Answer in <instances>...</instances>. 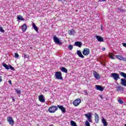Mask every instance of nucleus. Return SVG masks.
<instances>
[{"label":"nucleus","mask_w":126,"mask_h":126,"mask_svg":"<svg viewBox=\"0 0 126 126\" xmlns=\"http://www.w3.org/2000/svg\"><path fill=\"white\" fill-rule=\"evenodd\" d=\"M68 50H69L70 51H71L72 50V49H73V46H72V45L70 44L68 47Z\"/></svg>","instance_id":"obj_32"},{"label":"nucleus","mask_w":126,"mask_h":126,"mask_svg":"<svg viewBox=\"0 0 126 126\" xmlns=\"http://www.w3.org/2000/svg\"><path fill=\"white\" fill-rule=\"evenodd\" d=\"M17 19L18 20H21L22 21H24V20H25V19L23 18V17H22L21 15L17 16Z\"/></svg>","instance_id":"obj_23"},{"label":"nucleus","mask_w":126,"mask_h":126,"mask_svg":"<svg viewBox=\"0 0 126 126\" xmlns=\"http://www.w3.org/2000/svg\"><path fill=\"white\" fill-rule=\"evenodd\" d=\"M96 39L97 40L98 42H104V38L100 36L96 35Z\"/></svg>","instance_id":"obj_13"},{"label":"nucleus","mask_w":126,"mask_h":126,"mask_svg":"<svg viewBox=\"0 0 126 126\" xmlns=\"http://www.w3.org/2000/svg\"><path fill=\"white\" fill-rule=\"evenodd\" d=\"M118 102L120 103V104H124V101H123L121 99H119L118 100Z\"/></svg>","instance_id":"obj_37"},{"label":"nucleus","mask_w":126,"mask_h":126,"mask_svg":"<svg viewBox=\"0 0 126 126\" xmlns=\"http://www.w3.org/2000/svg\"><path fill=\"white\" fill-rule=\"evenodd\" d=\"M32 27L33 29L36 32H38V27L36 26V25L34 24V23H32Z\"/></svg>","instance_id":"obj_27"},{"label":"nucleus","mask_w":126,"mask_h":126,"mask_svg":"<svg viewBox=\"0 0 126 126\" xmlns=\"http://www.w3.org/2000/svg\"><path fill=\"white\" fill-rule=\"evenodd\" d=\"M77 55H78L79 58H81L82 59H84V56L82 55V53L80 51V50H77Z\"/></svg>","instance_id":"obj_18"},{"label":"nucleus","mask_w":126,"mask_h":126,"mask_svg":"<svg viewBox=\"0 0 126 126\" xmlns=\"http://www.w3.org/2000/svg\"><path fill=\"white\" fill-rule=\"evenodd\" d=\"M74 45L77 47H79V48H81V46H82V43L79 41H76L75 42Z\"/></svg>","instance_id":"obj_22"},{"label":"nucleus","mask_w":126,"mask_h":126,"mask_svg":"<svg viewBox=\"0 0 126 126\" xmlns=\"http://www.w3.org/2000/svg\"><path fill=\"white\" fill-rule=\"evenodd\" d=\"M7 122H8L10 126H13L14 125V120L12 119L11 117H8L7 119Z\"/></svg>","instance_id":"obj_7"},{"label":"nucleus","mask_w":126,"mask_h":126,"mask_svg":"<svg viewBox=\"0 0 126 126\" xmlns=\"http://www.w3.org/2000/svg\"><path fill=\"white\" fill-rule=\"evenodd\" d=\"M101 122L103 125V126H108V123H107V120L105 119L103 117L101 119Z\"/></svg>","instance_id":"obj_21"},{"label":"nucleus","mask_w":126,"mask_h":126,"mask_svg":"<svg viewBox=\"0 0 126 126\" xmlns=\"http://www.w3.org/2000/svg\"><path fill=\"white\" fill-rule=\"evenodd\" d=\"M90 54V50L88 48H84L83 51L84 56H88Z\"/></svg>","instance_id":"obj_8"},{"label":"nucleus","mask_w":126,"mask_h":126,"mask_svg":"<svg viewBox=\"0 0 126 126\" xmlns=\"http://www.w3.org/2000/svg\"><path fill=\"white\" fill-rule=\"evenodd\" d=\"M125 12V9H121L120 8H118L117 12H118V13H120V12Z\"/></svg>","instance_id":"obj_30"},{"label":"nucleus","mask_w":126,"mask_h":126,"mask_svg":"<svg viewBox=\"0 0 126 126\" xmlns=\"http://www.w3.org/2000/svg\"><path fill=\"white\" fill-rule=\"evenodd\" d=\"M53 41L55 42V43L57 44V45H61L63 44V43H62L61 40H60V39H59V38L57 37L56 36H54Z\"/></svg>","instance_id":"obj_5"},{"label":"nucleus","mask_w":126,"mask_h":126,"mask_svg":"<svg viewBox=\"0 0 126 126\" xmlns=\"http://www.w3.org/2000/svg\"><path fill=\"white\" fill-rule=\"evenodd\" d=\"M16 93L18 94V95H20L21 94V91L18 90L17 89H15Z\"/></svg>","instance_id":"obj_33"},{"label":"nucleus","mask_w":126,"mask_h":126,"mask_svg":"<svg viewBox=\"0 0 126 126\" xmlns=\"http://www.w3.org/2000/svg\"><path fill=\"white\" fill-rule=\"evenodd\" d=\"M58 106L53 105L49 108L48 111L51 113H56V111H58Z\"/></svg>","instance_id":"obj_1"},{"label":"nucleus","mask_w":126,"mask_h":126,"mask_svg":"<svg viewBox=\"0 0 126 126\" xmlns=\"http://www.w3.org/2000/svg\"><path fill=\"white\" fill-rule=\"evenodd\" d=\"M85 116L87 119H88V122L89 123H93L92 121V113L91 112H89L88 114H85Z\"/></svg>","instance_id":"obj_3"},{"label":"nucleus","mask_w":126,"mask_h":126,"mask_svg":"<svg viewBox=\"0 0 126 126\" xmlns=\"http://www.w3.org/2000/svg\"><path fill=\"white\" fill-rule=\"evenodd\" d=\"M116 58L118 59V60H120V61H123L124 62H126V58H125L122 56L116 55Z\"/></svg>","instance_id":"obj_19"},{"label":"nucleus","mask_w":126,"mask_h":126,"mask_svg":"<svg viewBox=\"0 0 126 126\" xmlns=\"http://www.w3.org/2000/svg\"><path fill=\"white\" fill-rule=\"evenodd\" d=\"M61 70L63 72H65V73H67V69L65 68L64 67H62L61 68Z\"/></svg>","instance_id":"obj_24"},{"label":"nucleus","mask_w":126,"mask_h":126,"mask_svg":"<svg viewBox=\"0 0 126 126\" xmlns=\"http://www.w3.org/2000/svg\"><path fill=\"white\" fill-rule=\"evenodd\" d=\"M115 55H114V54L113 53H110L109 54V57L110 58V59H111V60H115Z\"/></svg>","instance_id":"obj_26"},{"label":"nucleus","mask_w":126,"mask_h":126,"mask_svg":"<svg viewBox=\"0 0 126 126\" xmlns=\"http://www.w3.org/2000/svg\"><path fill=\"white\" fill-rule=\"evenodd\" d=\"M2 81V79L1 78V76H0V83Z\"/></svg>","instance_id":"obj_41"},{"label":"nucleus","mask_w":126,"mask_h":126,"mask_svg":"<svg viewBox=\"0 0 126 126\" xmlns=\"http://www.w3.org/2000/svg\"><path fill=\"white\" fill-rule=\"evenodd\" d=\"M57 107L59 108V109H60V110L62 111V113H65V108H64L63 105H57Z\"/></svg>","instance_id":"obj_11"},{"label":"nucleus","mask_w":126,"mask_h":126,"mask_svg":"<svg viewBox=\"0 0 126 126\" xmlns=\"http://www.w3.org/2000/svg\"><path fill=\"white\" fill-rule=\"evenodd\" d=\"M15 59H18V58H19V55H18V53H15Z\"/></svg>","instance_id":"obj_34"},{"label":"nucleus","mask_w":126,"mask_h":126,"mask_svg":"<svg viewBox=\"0 0 126 126\" xmlns=\"http://www.w3.org/2000/svg\"><path fill=\"white\" fill-rule=\"evenodd\" d=\"M111 77H112L115 81H118L120 79V75L117 73H113L111 74Z\"/></svg>","instance_id":"obj_2"},{"label":"nucleus","mask_w":126,"mask_h":126,"mask_svg":"<svg viewBox=\"0 0 126 126\" xmlns=\"http://www.w3.org/2000/svg\"><path fill=\"white\" fill-rule=\"evenodd\" d=\"M116 91H117V92H124V88L120 86L116 87Z\"/></svg>","instance_id":"obj_14"},{"label":"nucleus","mask_w":126,"mask_h":126,"mask_svg":"<svg viewBox=\"0 0 126 126\" xmlns=\"http://www.w3.org/2000/svg\"><path fill=\"white\" fill-rule=\"evenodd\" d=\"M2 64L6 69H9V66H8L7 64H6L5 63H2Z\"/></svg>","instance_id":"obj_29"},{"label":"nucleus","mask_w":126,"mask_h":126,"mask_svg":"<svg viewBox=\"0 0 126 126\" xmlns=\"http://www.w3.org/2000/svg\"><path fill=\"white\" fill-rule=\"evenodd\" d=\"M100 29H101V30H102V31H103V30L104 29V28H103V25H101Z\"/></svg>","instance_id":"obj_40"},{"label":"nucleus","mask_w":126,"mask_h":126,"mask_svg":"<svg viewBox=\"0 0 126 126\" xmlns=\"http://www.w3.org/2000/svg\"><path fill=\"white\" fill-rule=\"evenodd\" d=\"M49 126H54V125H50Z\"/></svg>","instance_id":"obj_46"},{"label":"nucleus","mask_w":126,"mask_h":126,"mask_svg":"<svg viewBox=\"0 0 126 126\" xmlns=\"http://www.w3.org/2000/svg\"><path fill=\"white\" fill-rule=\"evenodd\" d=\"M68 33L69 35H72V36H75V34H76L75 31H74V30H73V29L69 30L68 32Z\"/></svg>","instance_id":"obj_9"},{"label":"nucleus","mask_w":126,"mask_h":126,"mask_svg":"<svg viewBox=\"0 0 126 126\" xmlns=\"http://www.w3.org/2000/svg\"><path fill=\"white\" fill-rule=\"evenodd\" d=\"M94 76L95 79L98 80L100 79V77L99 73H97V72L95 71L94 72Z\"/></svg>","instance_id":"obj_12"},{"label":"nucleus","mask_w":126,"mask_h":126,"mask_svg":"<svg viewBox=\"0 0 126 126\" xmlns=\"http://www.w3.org/2000/svg\"><path fill=\"white\" fill-rule=\"evenodd\" d=\"M102 50V51H105L106 48L105 47H103Z\"/></svg>","instance_id":"obj_43"},{"label":"nucleus","mask_w":126,"mask_h":126,"mask_svg":"<svg viewBox=\"0 0 126 126\" xmlns=\"http://www.w3.org/2000/svg\"><path fill=\"white\" fill-rule=\"evenodd\" d=\"M8 82H9V84H12V83H11V80H9V81H8Z\"/></svg>","instance_id":"obj_44"},{"label":"nucleus","mask_w":126,"mask_h":126,"mask_svg":"<svg viewBox=\"0 0 126 126\" xmlns=\"http://www.w3.org/2000/svg\"><path fill=\"white\" fill-rule=\"evenodd\" d=\"M80 103H81V99H80V98H77L73 102V104L75 107L79 106Z\"/></svg>","instance_id":"obj_6"},{"label":"nucleus","mask_w":126,"mask_h":126,"mask_svg":"<svg viewBox=\"0 0 126 126\" xmlns=\"http://www.w3.org/2000/svg\"><path fill=\"white\" fill-rule=\"evenodd\" d=\"M94 117L95 123L98 124L99 123V116H98V114H97V113L94 114Z\"/></svg>","instance_id":"obj_17"},{"label":"nucleus","mask_w":126,"mask_h":126,"mask_svg":"<svg viewBox=\"0 0 126 126\" xmlns=\"http://www.w3.org/2000/svg\"><path fill=\"white\" fill-rule=\"evenodd\" d=\"M125 126H126V124H125Z\"/></svg>","instance_id":"obj_48"},{"label":"nucleus","mask_w":126,"mask_h":126,"mask_svg":"<svg viewBox=\"0 0 126 126\" xmlns=\"http://www.w3.org/2000/svg\"><path fill=\"white\" fill-rule=\"evenodd\" d=\"M70 124L71 126H77V125H76V123H75V122L73 121H71Z\"/></svg>","instance_id":"obj_28"},{"label":"nucleus","mask_w":126,"mask_h":126,"mask_svg":"<svg viewBox=\"0 0 126 126\" xmlns=\"http://www.w3.org/2000/svg\"><path fill=\"white\" fill-rule=\"evenodd\" d=\"M21 28L23 32H25V31H26V30H27V25H26V24H24L21 26Z\"/></svg>","instance_id":"obj_16"},{"label":"nucleus","mask_w":126,"mask_h":126,"mask_svg":"<svg viewBox=\"0 0 126 126\" xmlns=\"http://www.w3.org/2000/svg\"><path fill=\"white\" fill-rule=\"evenodd\" d=\"M121 84L123 86H125L126 87V80L125 78H122L121 79Z\"/></svg>","instance_id":"obj_20"},{"label":"nucleus","mask_w":126,"mask_h":126,"mask_svg":"<svg viewBox=\"0 0 126 126\" xmlns=\"http://www.w3.org/2000/svg\"><path fill=\"white\" fill-rule=\"evenodd\" d=\"M84 92L85 93V95H88V93L87 92V90H84Z\"/></svg>","instance_id":"obj_38"},{"label":"nucleus","mask_w":126,"mask_h":126,"mask_svg":"<svg viewBox=\"0 0 126 126\" xmlns=\"http://www.w3.org/2000/svg\"><path fill=\"white\" fill-rule=\"evenodd\" d=\"M9 69H11V70H14V68L12 66H11V65H10L9 66Z\"/></svg>","instance_id":"obj_36"},{"label":"nucleus","mask_w":126,"mask_h":126,"mask_svg":"<svg viewBox=\"0 0 126 126\" xmlns=\"http://www.w3.org/2000/svg\"><path fill=\"white\" fill-rule=\"evenodd\" d=\"M103 1H106V0H98L99 2H102Z\"/></svg>","instance_id":"obj_39"},{"label":"nucleus","mask_w":126,"mask_h":126,"mask_svg":"<svg viewBox=\"0 0 126 126\" xmlns=\"http://www.w3.org/2000/svg\"><path fill=\"white\" fill-rule=\"evenodd\" d=\"M59 0V1H61V0Z\"/></svg>","instance_id":"obj_47"},{"label":"nucleus","mask_w":126,"mask_h":126,"mask_svg":"<svg viewBox=\"0 0 126 126\" xmlns=\"http://www.w3.org/2000/svg\"><path fill=\"white\" fill-rule=\"evenodd\" d=\"M95 89L96 90H99V91H103L104 90V88L100 85H95Z\"/></svg>","instance_id":"obj_15"},{"label":"nucleus","mask_w":126,"mask_h":126,"mask_svg":"<svg viewBox=\"0 0 126 126\" xmlns=\"http://www.w3.org/2000/svg\"><path fill=\"white\" fill-rule=\"evenodd\" d=\"M99 97H100V98H101V99H103V95H99Z\"/></svg>","instance_id":"obj_42"},{"label":"nucleus","mask_w":126,"mask_h":126,"mask_svg":"<svg viewBox=\"0 0 126 126\" xmlns=\"http://www.w3.org/2000/svg\"><path fill=\"white\" fill-rule=\"evenodd\" d=\"M56 79H60L63 80V76L62 75V72L58 71L55 74Z\"/></svg>","instance_id":"obj_4"},{"label":"nucleus","mask_w":126,"mask_h":126,"mask_svg":"<svg viewBox=\"0 0 126 126\" xmlns=\"http://www.w3.org/2000/svg\"><path fill=\"white\" fill-rule=\"evenodd\" d=\"M12 100L13 102H15V99H14V98H12Z\"/></svg>","instance_id":"obj_45"},{"label":"nucleus","mask_w":126,"mask_h":126,"mask_svg":"<svg viewBox=\"0 0 126 126\" xmlns=\"http://www.w3.org/2000/svg\"><path fill=\"white\" fill-rule=\"evenodd\" d=\"M0 31L2 33L4 32V30H3V29L1 27H0Z\"/></svg>","instance_id":"obj_35"},{"label":"nucleus","mask_w":126,"mask_h":126,"mask_svg":"<svg viewBox=\"0 0 126 126\" xmlns=\"http://www.w3.org/2000/svg\"><path fill=\"white\" fill-rule=\"evenodd\" d=\"M38 99L40 102H41V103H45V97L43 94L39 95Z\"/></svg>","instance_id":"obj_10"},{"label":"nucleus","mask_w":126,"mask_h":126,"mask_svg":"<svg viewBox=\"0 0 126 126\" xmlns=\"http://www.w3.org/2000/svg\"><path fill=\"white\" fill-rule=\"evenodd\" d=\"M23 57L24 58V59H29V55L26 54H23Z\"/></svg>","instance_id":"obj_31"},{"label":"nucleus","mask_w":126,"mask_h":126,"mask_svg":"<svg viewBox=\"0 0 126 126\" xmlns=\"http://www.w3.org/2000/svg\"><path fill=\"white\" fill-rule=\"evenodd\" d=\"M119 73H120L121 76L124 77V78H125L126 79V74L125 72L119 71Z\"/></svg>","instance_id":"obj_25"}]
</instances>
